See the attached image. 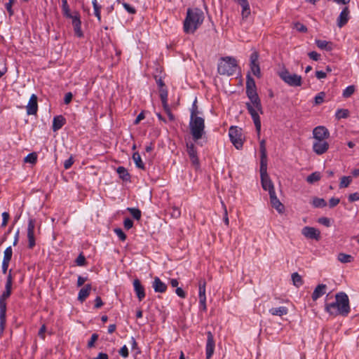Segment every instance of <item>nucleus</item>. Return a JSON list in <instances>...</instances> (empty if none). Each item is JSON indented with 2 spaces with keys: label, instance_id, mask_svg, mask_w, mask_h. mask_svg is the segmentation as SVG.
Listing matches in <instances>:
<instances>
[{
  "label": "nucleus",
  "instance_id": "nucleus-45",
  "mask_svg": "<svg viewBox=\"0 0 359 359\" xmlns=\"http://www.w3.org/2000/svg\"><path fill=\"white\" fill-rule=\"evenodd\" d=\"M332 71V69L330 66H327L326 67V72H324V71H316V76L318 79H324L327 76V72H331Z\"/></svg>",
  "mask_w": 359,
  "mask_h": 359
},
{
  "label": "nucleus",
  "instance_id": "nucleus-56",
  "mask_svg": "<svg viewBox=\"0 0 359 359\" xmlns=\"http://www.w3.org/2000/svg\"><path fill=\"white\" fill-rule=\"evenodd\" d=\"M340 202L339 198L332 197L329 201V206L330 208H332L335 206H337Z\"/></svg>",
  "mask_w": 359,
  "mask_h": 359
},
{
  "label": "nucleus",
  "instance_id": "nucleus-37",
  "mask_svg": "<svg viewBox=\"0 0 359 359\" xmlns=\"http://www.w3.org/2000/svg\"><path fill=\"white\" fill-rule=\"evenodd\" d=\"M292 280L296 287H299L303 284L302 276L297 272L292 274Z\"/></svg>",
  "mask_w": 359,
  "mask_h": 359
},
{
  "label": "nucleus",
  "instance_id": "nucleus-53",
  "mask_svg": "<svg viewBox=\"0 0 359 359\" xmlns=\"http://www.w3.org/2000/svg\"><path fill=\"white\" fill-rule=\"evenodd\" d=\"M124 228L127 230L130 229L133 226V222L129 217H127L124 219L123 222Z\"/></svg>",
  "mask_w": 359,
  "mask_h": 359
},
{
  "label": "nucleus",
  "instance_id": "nucleus-27",
  "mask_svg": "<svg viewBox=\"0 0 359 359\" xmlns=\"http://www.w3.org/2000/svg\"><path fill=\"white\" fill-rule=\"evenodd\" d=\"M259 149H260V165H267V154H266L265 140H262L260 142Z\"/></svg>",
  "mask_w": 359,
  "mask_h": 359
},
{
  "label": "nucleus",
  "instance_id": "nucleus-62",
  "mask_svg": "<svg viewBox=\"0 0 359 359\" xmlns=\"http://www.w3.org/2000/svg\"><path fill=\"white\" fill-rule=\"evenodd\" d=\"M73 95L71 92L67 93L65 95L64 103L69 104L72 100Z\"/></svg>",
  "mask_w": 359,
  "mask_h": 359
},
{
  "label": "nucleus",
  "instance_id": "nucleus-18",
  "mask_svg": "<svg viewBox=\"0 0 359 359\" xmlns=\"http://www.w3.org/2000/svg\"><path fill=\"white\" fill-rule=\"evenodd\" d=\"M329 149V143L327 139H318L316 140V154L321 155Z\"/></svg>",
  "mask_w": 359,
  "mask_h": 359
},
{
  "label": "nucleus",
  "instance_id": "nucleus-5",
  "mask_svg": "<svg viewBox=\"0 0 359 359\" xmlns=\"http://www.w3.org/2000/svg\"><path fill=\"white\" fill-rule=\"evenodd\" d=\"M238 67L236 60L230 56L222 57L218 63L217 72L220 75L231 76Z\"/></svg>",
  "mask_w": 359,
  "mask_h": 359
},
{
  "label": "nucleus",
  "instance_id": "nucleus-13",
  "mask_svg": "<svg viewBox=\"0 0 359 359\" xmlns=\"http://www.w3.org/2000/svg\"><path fill=\"white\" fill-rule=\"evenodd\" d=\"M34 229H35V220L30 219L28 222L27 226V238H28V248L33 249L35 246V238H34Z\"/></svg>",
  "mask_w": 359,
  "mask_h": 359
},
{
  "label": "nucleus",
  "instance_id": "nucleus-52",
  "mask_svg": "<svg viewBox=\"0 0 359 359\" xmlns=\"http://www.w3.org/2000/svg\"><path fill=\"white\" fill-rule=\"evenodd\" d=\"M163 107L164 111L168 116L170 121H174L175 116H174L173 114L171 112L169 105L168 104L163 105Z\"/></svg>",
  "mask_w": 359,
  "mask_h": 359
},
{
  "label": "nucleus",
  "instance_id": "nucleus-35",
  "mask_svg": "<svg viewBox=\"0 0 359 359\" xmlns=\"http://www.w3.org/2000/svg\"><path fill=\"white\" fill-rule=\"evenodd\" d=\"M127 210L130 213L135 219L140 220L141 219L142 212L140 209L136 208H128Z\"/></svg>",
  "mask_w": 359,
  "mask_h": 359
},
{
  "label": "nucleus",
  "instance_id": "nucleus-30",
  "mask_svg": "<svg viewBox=\"0 0 359 359\" xmlns=\"http://www.w3.org/2000/svg\"><path fill=\"white\" fill-rule=\"evenodd\" d=\"M288 309L285 306H280L278 308H271L269 313L273 316H283L287 313Z\"/></svg>",
  "mask_w": 359,
  "mask_h": 359
},
{
  "label": "nucleus",
  "instance_id": "nucleus-38",
  "mask_svg": "<svg viewBox=\"0 0 359 359\" xmlns=\"http://www.w3.org/2000/svg\"><path fill=\"white\" fill-rule=\"evenodd\" d=\"M302 233L307 238H314V227L305 226L302 229Z\"/></svg>",
  "mask_w": 359,
  "mask_h": 359
},
{
  "label": "nucleus",
  "instance_id": "nucleus-11",
  "mask_svg": "<svg viewBox=\"0 0 359 359\" xmlns=\"http://www.w3.org/2000/svg\"><path fill=\"white\" fill-rule=\"evenodd\" d=\"M206 281L203 278H201L198 281V298L199 309L203 311H207L206 296H205Z\"/></svg>",
  "mask_w": 359,
  "mask_h": 359
},
{
  "label": "nucleus",
  "instance_id": "nucleus-46",
  "mask_svg": "<svg viewBox=\"0 0 359 359\" xmlns=\"http://www.w3.org/2000/svg\"><path fill=\"white\" fill-rule=\"evenodd\" d=\"M318 222L326 227H330L332 224V219L328 217H323L318 219Z\"/></svg>",
  "mask_w": 359,
  "mask_h": 359
},
{
  "label": "nucleus",
  "instance_id": "nucleus-50",
  "mask_svg": "<svg viewBox=\"0 0 359 359\" xmlns=\"http://www.w3.org/2000/svg\"><path fill=\"white\" fill-rule=\"evenodd\" d=\"M15 2V0H8V2L6 4L5 7L7 10L10 16L14 14L13 10L12 9L13 4Z\"/></svg>",
  "mask_w": 359,
  "mask_h": 359
},
{
  "label": "nucleus",
  "instance_id": "nucleus-54",
  "mask_svg": "<svg viewBox=\"0 0 359 359\" xmlns=\"http://www.w3.org/2000/svg\"><path fill=\"white\" fill-rule=\"evenodd\" d=\"M118 353L123 357V358H128L129 355V351L128 349V347L124 345L118 351Z\"/></svg>",
  "mask_w": 359,
  "mask_h": 359
},
{
  "label": "nucleus",
  "instance_id": "nucleus-3",
  "mask_svg": "<svg viewBox=\"0 0 359 359\" xmlns=\"http://www.w3.org/2000/svg\"><path fill=\"white\" fill-rule=\"evenodd\" d=\"M336 301L326 304V311L331 315L346 316L350 312L349 299L345 292H339L335 295Z\"/></svg>",
  "mask_w": 359,
  "mask_h": 359
},
{
  "label": "nucleus",
  "instance_id": "nucleus-21",
  "mask_svg": "<svg viewBox=\"0 0 359 359\" xmlns=\"http://www.w3.org/2000/svg\"><path fill=\"white\" fill-rule=\"evenodd\" d=\"M270 197V203L273 208L276 209V210L281 213L284 210V205L280 203L279 199L277 198L276 191H272V193H270L269 194Z\"/></svg>",
  "mask_w": 359,
  "mask_h": 359
},
{
  "label": "nucleus",
  "instance_id": "nucleus-8",
  "mask_svg": "<svg viewBox=\"0 0 359 359\" xmlns=\"http://www.w3.org/2000/svg\"><path fill=\"white\" fill-rule=\"evenodd\" d=\"M229 135L233 146L239 149L243 145V137L242 129L237 126H231L229 130Z\"/></svg>",
  "mask_w": 359,
  "mask_h": 359
},
{
  "label": "nucleus",
  "instance_id": "nucleus-63",
  "mask_svg": "<svg viewBox=\"0 0 359 359\" xmlns=\"http://www.w3.org/2000/svg\"><path fill=\"white\" fill-rule=\"evenodd\" d=\"M327 203L323 198H316V207L323 208L326 206Z\"/></svg>",
  "mask_w": 359,
  "mask_h": 359
},
{
  "label": "nucleus",
  "instance_id": "nucleus-59",
  "mask_svg": "<svg viewBox=\"0 0 359 359\" xmlns=\"http://www.w3.org/2000/svg\"><path fill=\"white\" fill-rule=\"evenodd\" d=\"M294 27L297 31L301 32H305L307 30L306 27L300 22L295 23Z\"/></svg>",
  "mask_w": 359,
  "mask_h": 359
},
{
  "label": "nucleus",
  "instance_id": "nucleus-39",
  "mask_svg": "<svg viewBox=\"0 0 359 359\" xmlns=\"http://www.w3.org/2000/svg\"><path fill=\"white\" fill-rule=\"evenodd\" d=\"M349 115V111L348 109H337V111H336V118L337 119H341V118H346Z\"/></svg>",
  "mask_w": 359,
  "mask_h": 359
},
{
  "label": "nucleus",
  "instance_id": "nucleus-41",
  "mask_svg": "<svg viewBox=\"0 0 359 359\" xmlns=\"http://www.w3.org/2000/svg\"><path fill=\"white\" fill-rule=\"evenodd\" d=\"M352 181V178L350 176H344L341 178L339 183L340 188H345L348 187Z\"/></svg>",
  "mask_w": 359,
  "mask_h": 359
},
{
  "label": "nucleus",
  "instance_id": "nucleus-17",
  "mask_svg": "<svg viewBox=\"0 0 359 359\" xmlns=\"http://www.w3.org/2000/svg\"><path fill=\"white\" fill-rule=\"evenodd\" d=\"M350 18V11L347 6H345L337 20V25L339 28L343 27Z\"/></svg>",
  "mask_w": 359,
  "mask_h": 359
},
{
  "label": "nucleus",
  "instance_id": "nucleus-16",
  "mask_svg": "<svg viewBox=\"0 0 359 359\" xmlns=\"http://www.w3.org/2000/svg\"><path fill=\"white\" fill-rule=\"evenodd\" d=\"M38 97L35 94H32L30 97L29 102L26 107L27 114L28 115H36L38 111Z\"/></svg>",
  "mask_w": 359,
  "mask_h": 359
},
{
  "label": "nucleus",
  "instance_id": "nucleus-14",
  "mask_svg": "<svg viewBox=\"0 0 359 359\" xmlns=\"http://www.w3.org/2000/svg\"><path fill=\"white\" fill-rule=\"evenodd\" d=\"M207 341L205 346L206 359H210L215 351V343L213 334L210 331L206 332Z\"/></svg>",
  "mask_w": 359,
  "mask_h": 359
},
{
  "label": "nucleus",
  "instance_id": "nucleus-12",
  "mask_svg": "<svg viewBox=\"0 0 359 359\" xmlns=\"http://www.w3.org/2000/svg\"><path fill=\"white\" fill-rule=\"evenodd\" d=\"M250 69L252 73L257 77H261V71L259 63V53L257 51H254L250 55Z\"/></svg>",
  "mask_w": 359,
  "mask_h": 359
},
{
  "label": "nucleus",
  "instance_id": "nucleus-40",
  "mask_svg": "<svg viewBox=\"0 0 359 359\" xmlns=\"http://www.w3.org/2000/svg\"><path fill=\"white\" fill-rule=\"evenodd\" d=\"M25 162L29 163L32 164H35L37 161V154L35 152H32L29 154L25 158Z\"/></svg>",
  "mask_w": 359,
  "mask_h": 359
},
{
  "label": "nucleus",
  "instance_id": "nucleus-10",
  "mask_svg": "<svg viewBox=\"0 0 359 359\" xmlns=\"http://www.w3.org/2000/svg\"><path fill=\"white\" fill-rule=\"evenodd\" d=\"M11 292L5 290L0 296V329L4 330L6 325V300L11 296Z\"/></svg>",
  "mask_w": 359,
  "mask_h": 359
},
{
  "label": "nucleus",
  "instance_id": "nucleus-57",
  "mask_svg": "<svg viewBox=\"0 0 359 359\" xmlns=\"http://www.w3.org/2000/svg\"><path fill=\"white\" fill-rule=\"evenodd\" d=\"M123 6L124 8L130 14H135L136 13V10L134 7L131 6L130 4L127 3H123Z\"/></svg>",
  "mask_w": 359,
  "mask_h": 359
},
{
  "label": "nucleus",
  "instance_id": "nucleus-36",
  "mask_svg": "<svg viewBox=\"0 0 359 359\" xmlns=\"http://www.w3.org/2000/svg\"><path fill=\"white\" fill-rule=\"evenodd\" d=\"M168 90L166 88L159 89V96L162 102V105L168 104Z\"/></svg>",
  "mask_w": 359,
  "mask_h": 359
},
{
  "label": "nucleus",
  "instance_id": "nucleus-60",
  "mask_svg": "<svg viewBox=\"0 0 359 359\" xmlns=\"http://www.w3.org/2000/svg\"><path fill=\"white\" fill-rule=\"evenodd\" d=\"M74 163V159H73V157L72 156H70L68 159H67L65 162H64V168L67 170L69 168H70L72 165V164Z\"/></svg>",
  "mask_w": 359,
  "mask_h": 359
},
{
  "label": "nucleus",
  "instance_id": "nucleus-31",
  "mask_svg": "<svg viewBox=\"0 0 359 359\" xmlns=\"http://www.w3.org/2000/svg\"><path fill=\"white\" fill-rule=\"evenodd\" d=\"M327 291V286L326 284H318L316 286V299L325 294Z\"/></svg>",
  "mask_w": 359,
  "mask_h": 359
},
{
  "label": "nucleus",
  "instance_id": "nucleus-44",
  "mask_svg": "<svg viewBox=\"0 0 359 359\" xmlns=\"http://www.w3.org/2000/svg\"><path fill=\"white\" fill-rule=\"evenodd\" d=\"M354 91H355L354 86H348L344 90L343 96L344 97H349L354 93Z\"/></svg>",
  "mask_w": 359,
  "mask_h": 359
},
{
  "label": "nucleus",
  "instance_id": "nucleus-2",
  "mask_svg": "<svg viewBox=\"0 0 359 359\" xmlns=\"http://www.w3.org/2000/svg\"><path fill=\"white\" fill-rule=\"evenodd\" d=\"M250 102L245 103L248 113L250 114L255 126L257 135L259 136L261 131V121L259 114H263L261 100L257 93L247 95Z\"/></svg>",
  "mask_w": 359,
  "mask_h": 359
},
{
  "label": "nucleus",
  "instance_id": "nucleus-64",
  "mask_svg": "<svg viewBox=\"0 0 359 359\" xmlns=\"http://www.w3.org/2000/svg\"><path fill=\"white\" fill-rule=\"evenodd\" d=\"M175 293L178 297L181 298H185L187 296L186 292L183 290L182 287H177L175 290Z\"/></svg>",
  "mask_w": 359,
  "mask_h": 359
},
{
  "label": "nucleus",
  "instance_id": "nucleus-47",
  "mask_svg": "<svg viewBox=\"0 0 359 359\" xmlns=\"http://www.w3.org/2000/svg\"><path fill=\"white\" fill-rule=\"evenodd\" d=\"M98 334L96 333H94L91 335L90 339L88 341L87 347L88 348H92L95 346V342L98 339Z\"/></svg>",
  "mask_w": 359,
  "mask_h": 359
},
{
  "label": "nucleus",
  "instance_id": "nucleus-23",
  "mask_svg": "<svg viewBox=\"0 0 359 359\" xmlns=\"http://www.w3.org/2000/svg\"><path fill=\"white\" fill-rule=\"evenodd\" d=\"M238 4L242 7L241 15L243 19H246L250 15V8L248 0H236Z\"/></svg>",
  "mask_w": 359,
  "mask_h": 359
},
{
  "label": "nucleus",
  "instance_id": "nucleus-25",
  "mask_svg": "<svg viewBox=\"0 0 359 359\" xmlns=\"http://www.w3.org/2000/svg\"><path fill=\"white\" fill-rule=\"evenodd\" d=\"M330 137V132L325 126L316 127V140L318 139H328Z\"/></svg>",
  "mask_w": 359,
  "mask_h": 359
},
{
  "label": "nucleus",
  "instance_id": "nucleus-20",
  "mask_svg": "<svg viewBox=\"0 0 359 359\" xmlns=\"http://www.w3.org/2000/svg\"><path fill=\"white\" fill-rule=\"evenodd\" d=\"M246 95L257 93V86L255 79L248 73L246 76Z\"/></svg>",
  "mask_w": 359,
  "mask_h": 359
},
{
  "label": "nucleus",
  "instance_id": "nucleus-61",
  "mask_svg": "<svg viewBox=\"0 0 359 359\" xmlns=\"http://www.w3.org/2000/svg\"><path fill=\"white\" fill-rule=\"evenodd\" d=\"M2 217H3V220H2L1 226H6L7 225L9 217H10V215H9L8 212H4L2 213Z\"/></svg>",
  "mask_w": 359,
  "mask_h": 359
},
{
  "label": "nucleus",
  "instance_id": "nucleus-51",
  "mask_svg": "<svg viewBox=\"0 0 359 359\" xmlns=\"http://www.w3.org/2000/svg\"><path fill=\"white\" fill-rule=\"evenodd\" d=\"M325 93L324 92H320L317 95H316V104H320L323 103L325 100Z\"/></svg>",
  "mask_w": 359,
  "mask_h": 359
},
{
  "label": "nucleus",
  "instance_id": "nucleus-33",
  "mask_svg": "<svg viewBox=\"0 0 359 359\" xmlns=\"http://www.w3.org/2000/svg\"><path fill=\"white\" fill-rule=\"evenodd\" d=\"M93 10H94V14L97 18V20L100 22H101V8L102 6L97 3V0H93L92 1Z\"/></svg>",
  "mask_w": 359,
  "mask_h": 359
},
{
  "label": "nucleus",
  "instance_id": "nucleus-6",
  "mask_svg": "<svg viewBox=\"0 0 359 359\" xmlns=\"http://www.w3.org/2000/svg\"><path fill=\"white\" fill-rule=\"evenodd\" d=\"M189 128L193 140L196 142L201 139L205 133V120L203 118L190 116Z\"/></svg>",
  "mask_w": 359,
  "mask_h": 359
},
{
  "label": "nucleus",
  "instance_id": "nucleus-49",
  "mask_svg": "<svg viewBox=\"0 0 359 359\" xmlns=\"http://www.w3.org/2000/svg\"><path fill=\"white\" fill-rule=\"evenodd\" d=\"M12 284H13V278L11 273L7 276L6 283L5 285V290H8L11 292L12 290Z\"/></svg>",
  "mask_w": 359,
  "mask_h": 359
},
{
  "label": "nucleus",
  "instance_id": "nucleus-26",
  "mask_svg": "<svg viewBox=\"0 0 359 359\" xmlns=\"http://www.w3.org/2000/svg\"><path fill=\"white\" fill-rule=\"evenodd\" d=\"M91 289L92 286L90 284H86L83 287H82L79 292L78 300L81 302H83L89 296Z\"/></svg>",
  "mask_w": 359,
  "mask_h": 359
},
{
  "label": "nucleus",
  "instance_id": "nucleus-15",
  "mask_svg": "<svg viewBox=\"0 0 359 359\" xmlns=\"http://www.w3.org/2000/svg\"><path fill=\"white\" fill-rule=\"evenodd\" d=\"M187 151L192 164L196 167H199L200 162L198 157L197 150L193 143H187Z\"/></svg>",
  "mask_w": 359,
  "mask_h": 359
},
{
  "label": "nucleus",
  "instance_id": "nucleus-7",
  "mask_svg": "<svg viewBox=\"0 0 359 359\" xmlns=\"http://www.w3.org/2000/svg\"><path fill=\"white\" fill-rule=\"evenodd\" d=\"M280 78L290 86H300L302 77L296 74H292L288 70L284 69L278 73Z\"/></svg>",
  "mask_w": 359,
  "mask_h": 359
},
{
  "label": "nucleus",
  "instance_id": "nucleus-48",
  "mask_svg": "<svg viewBox=\"0 0 359 359\" xmlns=\"http://www.w3.org/2000/svg\"><path fill=\"white\" fill-rule=\"evenodd\" d=\"M114 233L121 241H125L126 240L127 236L121 229L116 228L114 229Z\"/></svg>",
  "mask_w": 359,
  "mask_h": 359
},
{
  "label": "nucleus",
  "instance_id": "nucleus-34",
  "mask_svg": "<svg viewBox=\"0 0 359 359\" xmlns=\"http://www.w3.org/2000/svg\"><path fill=\"white\" fill-rule=\"evenodd\" d=\"M337 259L341 263H351L354 259L353 256L345 253H339Z\"/></svg>",
  "mask_w": 359,
  "mask_h": 359
},
{
  "label": "nucleus",
  "instance_id": "nucleus-55",
  "mask_svg": "<svg viewBox=\"0 0 359 359\" xmlns=\"http://www.w3.org/2000/svg\"><path fill=\"white\" fill-rule=\"evenodd\" d=\"M198 107L196 105V100L194 102L191 109V116L193 117H198Z\"/></svg>",
  "mask_w": 359,
  "mask_h": 359
},
{
  "label": "nucleus",
  "instance_id": "nucleus-1",
  "mask_svg": "<svg viewBox=\"0 0 359 359\" xmlns=\"http://www.w3.org/2000/svg\"><path fill=\"white\" fill-rule=\"evenodd\" d=\"M204 13L198 8H189L187 11V16L184 20L183 29L186 34H194L203 24Z\"/></svg>",
  "mask_w": 359,
  "mask_h": 359
},
{
  "label": "nucleus",
  "instance_id": "nucleus-9",
  "mask_svg": "<svg viewBox=\"0 0 359 359\" xmlns=\"http://www.w3.org/2000/svg\"><path fill=\"white\" fill-rule=\"evenodd\" d=\"M259 172L263 189L268 191L269 194L272 191H275L273 184L267 173V165H260Z\"/></svg>",
  "mask_w": 359,
  "mask_h": 359
},
{
  "label": "nucleus",
  "instance_id": "nucleus-58",
  "mask_svg": "<svg viewBox=\"0 0 359 359\" xmlns=\"http://www.w3.org/2000/svg\"><path fill=\"white\" fill-rule=\"evenodd\" d=\"M349 202H355L359 201V193L355 192L353 194H351L348 197Z\"/></svg>",
  "mask_w": 359,
  "mask_h": 359
},
{
  "label": "nucleus",
  "instance_id": "nucleus-4",
  "mask_svg": "<svg viewBox=\"0 0 359 359\" xmlns=\"http://www.w3.org/2000/svg\"><path fill=\"white\" fill-rule=\"evenodd\" d=\"M62 11L64 17L72 20V24L74 27L75 35L79 38L83 37V33L81 30L80 13L78 11L71 13L67 0H62Z\"/></svg>",
  "mask_w": 359,
  "mask_h": 359
},
{
  "label": "nucleus",
  "instance_id": "nucleus-19",
  "mask_svg": "<svg viewBox=\"0 0 359 359\" xmlns=\"http://www.w3.org/2000/svg\"><path fill=\"white\" fill-rule=\"evenodd\" d=\"M133 287L137 297L141 302L146 295L144 286L141 284L140 280L136 278L133 280Z\"/></svg>",
  "mask_w": 359,
  "mask_h": 359
},
{
  "label": "nucleus",
  "instance_id": "nucleus-24",
  "mask_svg": "<svg viewBox=\"0 0 359 359\" xmlns=\"http://www.w3.org/2000/svg\"><path fill=\"white\" fill-rule=\"evenodd\" d=\"M66 123L65 118L62 116H56L53 118L52 129L54 132L57 131Z\"/></svg>",
  "mask_w": 359,
  "mask_h": 359
},
{
  "label": "nucleus",
  "instance_id": "nucleus-42",
  "mask_svg": "<svg viewBox=\"0 0 359 359\" xmlns=\"http://www.w3.org/2000/svg\"><path fill=\"white\" fill-rule=\"evenodd\" d=\"M12 255H13V250H12V248L11 246H9V247L6 248L4 251L3 261H6V262H10L11 260V258H12Z\"/></svg>",
  "mask_w": 359,
  "mask_h": 359
},
{
  "label": "nucleus",
  "instance_id": "nucleus-28",
  "mask_svg": "<svg viewBox=\"0 0 359 359\" xmlns=\"http://www.w3.org/2000/svg\"><path fill=\"white\" fill-rule=\"evenodd\" d=\"M316 45L321 50L326 51H331L333 48V43L325 40H316Z\"/></svg>",
  "mask_w": 359,
  "mask_h": 359
},
{
  "label": "nucleus",
  "instance_id": "nucleus-32",
  "mask_svg": "<svg viewBox=\"0 0 359 359\" xmlns=\"http://www.w3.org/2000/svg\"><path fill=\"white\" fill-rule=\"evenodd\" d=\"M133 159L135 163V165L142 170L145 169L144 163L142 162L141 156L138 152H135L133 155Z\"/></svg>",
  "mask_w": 359,
  "mask_h": 359
},
{
  "label": "nucleus",
  "instance_id": "nucleus-22",
  "mask_svg": "<svg viewBox=\"0 0 359 359\" xmlns=\"http://www.w3.org/2000/svg\"><path fill=\"white\" fill-rule=\"evenodd\" d=\"M152 287L156 292L163 293L167 290V285L157 276L154 278Z\"/></svg>",
  "mask_w": 359,
  "mask_h": 359
},
{
  "label": "nucleus",
  "instance_id": "nucleus-29",
  "mask_svg": "<svg viewBox=\"0 0 359 359\" xmlns=\"http://www.w3.org/2000/svg\"><path fill=\"white\" fill-rule=\"evenodd\" d=\"M116 172L118 174L119 177L124 182H130V175L123 166H119L116 169Z\"/></svg>",
  "mask_w": 359,
  "mask_h": 359
},
{
  "label": "nucleus",
  "instance_id": "nucleus-43",
  "mask_svg": "<svg viewBox=\"0 0 359 359\" xmlns=\"http://www.w3.org/2000/svg\"><path fill=\"white\" fill-rule=\"evenodd\" d=\"M75 263L77 266H86L87 262L85 256L83 255V253H80L77 258L75 260Z\"/></svg>",
  "mask_w": 359,
  "mask_h": 359
}]
</instances>
